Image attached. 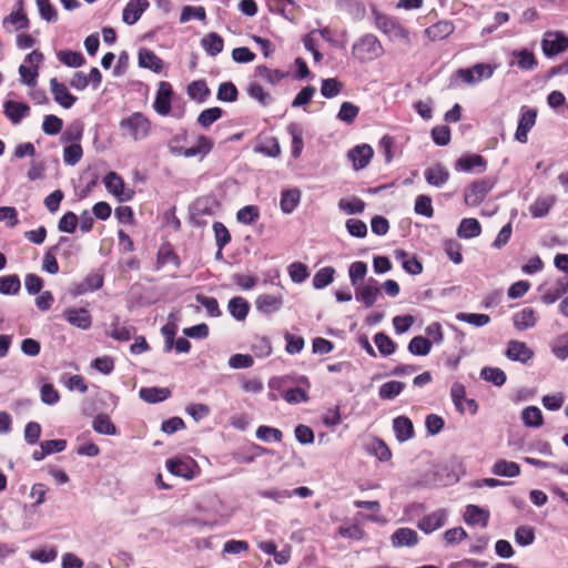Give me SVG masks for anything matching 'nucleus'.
Masks as SVG:
<instances>
[{
	"mask_svg": "<svg viewBox=\"0 0 568 568\" xmlns=\"http://www.w3.org/2000/svg\"><path fill=\"white\" fill-rule=\"evenodd\" d=\"M260 217V210L255 205H246L237 211L236 219L245 225L254 224Z\"/></svg>",
	"mask_w": 568,
	"mask_h": 568,
	"instance_id": "obj_43",
	"label": "nucleus"
},
{
	"mask_svg": "<svg viewBox=\"0 0 568 568\" xmlns=\"http://www.w3.org/2000/svg\"><path fill=\"white\" fill-rule=\"evenodd\" d=\"M556 197L554 195H547L538 197L530 206L529 212L534 217L546 216L551 206L555 204Z\"/></svg>",
	"mask_w": 568,
	"mask_h": 568,
	"instance_id": "obj_28",
	"label": "nucleus"
},
{
	"mask_svg": "<svg viewBox=\"0 0 568 568\" xmlns=\"http://www.w3.org/2000/svg\"><path fill=\"white\" fill-rule=\"evenodd\" d=\"M172 95L173 91L171 84L165 81L160 82L153 103V109L158 114L168 115L170 113Z\"/></svg>",
	"mask_w": 568,
	"mask_h": 568,
	"instance_id": "obj_7",
	"label": "nucleus"
},
{
	"mask_svg": "<svg viewBox=\"0 0 568 568\" xmlns=\"http://www.w3.org/2000/svg\"><path fill=\"white\" fill-rule=\"evenodd\" d=\"M58 60L70 68H79L85 63L82 53L71 50H63L57 53Z\"/></svg>",
	"mask_w": 568,
	"mask_h": 568,
	"instance_id": "obj_34",
	"label": "nucleus"
},
{
	"mask_svg": "<svg viewBox=\"0 0 568 568\" xmlns=\"http://www.w3.org/2000/svg\"><path fill=\"white\" fill-rule=\"evenodd\" d=\"M446 519L447 511L445 509H438L419 519L417 527L425 534H430L443 527L446 523Z\"/></svg>",
	"mask_w": 568,
	"mask_h": 568,
	"instance_id": "obj_11",
	"label": "nucleus"
},
{
	"mask_svg": "<svg viewBox=\"0 0 568 568\" xmlns=\"http://www.w3.org/2000/svg\"><path fill=\"white\" fill-rule=\"evenodd\" d=\"M455 30V26L452 21L442 20L430 27L426 28L424 34L430 41H439L449 37Z\"/></svg>",
	"mask_w": 568,
	"mask_h": 568,
	"instance_id": "obj_18",
	"label": "nucleus"
},
{
	"mask_svg": "<svg viewBox=\"0 0 568 568\" xmlns=\"http://www.w3.org/2000/svg\"><path fill=\"white\" fill-rule=\"evenodd\" d=\"M515 540L520 546H529L535 540V531L531 527L520 526L515 531Z\"/></svg>",
	"mask_w": 568,
	"mask_h": 568,
	"instance_id": "obj_63",
	"label": "nucleus"
},
{
	"mask_svg": "<svg viewBox=\"0 0 568 568\" xmlns=\"http://www.w3.org/2000/svg\"><path fill=\"white\" fill-rule=\"evenodd\" d=\"M63 317L68 323H70L72 326L81 328V329H88L92 325V317L88 310L85 308H75V307H69L63 312Z\"/></svg>",
	"mask_w": 568,
	"mask_h": 568,
	"instance_id": "obj_10",
	"label": "nucleus"
},
{
	"mask_svg": "<svg viewBox=\"0 0 568 568\" xmlns=\"http://www.w3.org/2000/svg\"><path fill=\"white\" fill-rule=\"evenodd\" d=\"M418 542V535L410 528H399L392 535V544L394 547H412Z\"/></svg>",
	"mask_w": 568,
	"mask_h": 568,
	"instance_id": "obj_23",
	"label": "nucleus"
},
{
	"mask_svg": "<svg viewBox=\"0 0 568 568\" xmlns=\"http://www.w3.org/2000/svg\"><path fill=\"white\" fill-rule=\"evenodd\" d=\"M139 65L159 73L162 71L163 62L153 51L149 49H140Z\"/></svg>",
	"mask_w": 568,
	"mask_h": 568,
	"instance_id": "obj_25",
	"label": "nucleus"
},
{
	"mask_svg": "<svg viewBox=\"0 0 568 568\" xmlns=\"http://www.w3.org/2000/svg\"><path fill=\"white\" fill-rule=\"evenodd\" d=\"M384 53L381 41L374 34H365L352 48L353 57L361 63L378 59Z\"/></svg>",
	"mask_w": 568,
	"mask_h": 568,
	"instance_id": "obj_2",
	"label": "nucleus"
},
{
	"mask_svg": "<svg viewBox=\"0 0 568 568\" xmlns=\"http://www.w3.org/2000/svg\"><path fill=\"white\" fill-rule=\"evenodd\" d=\"M513 54L518 58L517 64L521 70H532L537 67V60L531 51L523 49L514 51Z\"/></svg>",
	"mask_w": 568,
	"mask_h": 568,
	"instance_id": "obj_49",
	"label": "nucleus"
},
{
	"mask_svg": "<svg viewBox=\"0 0 568 568\" xmlns=\"http://www.w3.org/2000/svg\"><path fill=\"white\" fill-rule=\"evenodd\" d=\"M465 395H466L465 386L462 383L455 382L450 388V396H452V399H453V403H454L456 409L460 414L465 413V406H464V402L466 399Z\"/></svg>",
	"mask_w": 568,
	"mask_h": 568,
	"instance_id": "obj_50",
	"label": "nucleus"
},
{
	"mask_svg": "<svg viewBox=\"0 0 568 568\" xmlns=\"http://www.w3.org/2000/svg\"><path fill=\"white\" fill-rule=\"evenodd\" d=\"M481 226L476 219H464L457 230V235L462 239H473L480 234Z\"/></svg>",
	"mask_w": 568,
	"mask_h": 568,
	"instance_id": "obj_30",
	"label": "nucleus"
},
{
	"mask_svg": "<svg viewBox=\"0 0 568 568\" xmlns=\"http://www.w3.org/2000/svg\"><path fill=\"white\" fill-rule=\"evenodd\" d=\"M287 131L292 136V154L294 158H298L302 153L304 143H303V130L296 123H291L287 126Z\"/></svg>",
	"mask_w": 568,
	"mask_h": 568,
	"instance_id": "obj_37",
	"label": "nucleus"
},
{
	"mask_svg": "<svg viewBox=\"0 0 568 568\" xmlns=\"http://www.w3.org/2000/svg\"><path fill=\"white\" fill-rule=\"evenodd\" d=\"M21 288L18 275H8L0 278V293L3 295H16Z\"/></svg>",
	"mask_w": 568,
	"mask_h": 568,
	"instance_id": "obj_40",
	"label": "nucleus"
},
{
	"mask_svg": "<svg viewBox=\"0 0 568 568\" xmlns=\"http://www.w3.org/2000/svg\"><path fill=\"white\" fill-rule=\"evenodd\" d=\"M552 353L561 361L568 358V332L556 339V343L552 346Z\"/></svg>",
	"mask_w": 568,
	"mask_h": 568,
	"instance_id": "obj_64",
	"label": "nucleus"
},
{
	"mask_svg": "<svg viewBox=\"0 0 568 568\" xmlns=\"http://www.w3.org/2000/svg\"><path fill=\"white\" fill-rule=\"evenodd\" d=\"M393 429L396 438L403 443L410 439L414 435L412 420L406 416H398L393 420Z\"/></svg>",
	"mask_w": 568,
	"mask_h": 568,
	"instance_id": "obj_22",
	"label": "nucleus"
},
{
	"mask_svg": "<svg viewBox=\"0 0 568 568\" xmlns=\"http://www.w3.org/2000/svg\"><path fill=\"white\" fill-rule=\"evenodd\" d=\"M103 182L108 191L111 192L114 196H116L119 201L124 202L132 199L133 191L124 190V182L121 179V176L118 175L115 172L108 173Z\"/></svg>",
	"mask_w": 568,
	"mask_h": 568,
	"instance_id": "obj_8",
	"label": "nucleus"
},
{
	"mask_svg": "<svg viewBox=\"0 0 568 568\" xmlns=\"http://www.w3.org/2000/svg\"><path fill=\"white\" fill-rule=\"evenodd\" d=\"M4 114L13 123L18 124L23 118L29 115L30 108L24 102L8 100L4 102Z\"/></svg>",
	"mask_w": 568,
	"mask_h": 568,
	"instance_id": "obj_20",
	"label": "nucleus"
},
{
	"mask_svg": "<svg viewBox=\"0 0 568 568\" xmlns=\"http://www.w3.org/2000/svg\"><path fill=\"white\" fill-rule=\"evenodd\" d=\"M19 74H20V81L28 85L33 87L37 83V78L39 74V71L34 67H29L26 63H22L19 67Z\"/></svg>",
	"mask_w": 568,
	"mask_h": 568,
	"instance_id": "obj_57",
	"label": "nucleus"
},
{
	"mask_svg": "<svg viewBox=\"0 0 568 568\" xmlns=\"http://www.w3.org/2000/svg\"><path fill=\"white\" fill-rule=\"evenodd\" d=\"M367 274V265L362 261H356L351 264L348 270L351 284L356 287L363 284V281Z\"/></svg>",
	"mask_w": 568,
	"mask_h": 568,
	"instance_id": "obj_39",
	"label": "nucleus"
},
{
	"mask_svg": "<svg viewBox=\"0 0 568 568\" xmlns=\"http://www.w3.org/2000/svg\"><path fill=\"white\" fill-rule=\"evenodd\" d=\"M456 318L460 322H465L477 327L484 326L490 322V317L487 314L476 313L460 312L456 315Z\"/></svg>",
	"mask_w": 568,
	"mask_h": 568,
	"instance_id": "obj_52",
	"label": "nucleus"
},
{
	"mask_svg": "<svg viewBox=\"0 0 568 568\" xmlns=\"http://www.w3.org/2000/svg\"><path fill=\"white\" fill-rule=\"evenodd\" d=\"M217 99L224 102H234L237 99V89L232 82L221 83L217 90Z\"/></svg>",
	"mask_w": 568,
	"mask_h": 568,
	"instance_id": "obj_60",
	"label": "nucleus"
},
{
	"mask_svg": "<svg viewBox=\"0 0 568 568\" xmlns=\"http://www.w3.org/2000/svg\"><path fill=\"white\" fill-rule=\"evenodd\" d=\"M383 31L394 39H399V40H404V41L409 40L408 30L405 29L403 26H400L396 21H393V20L386 21L384 23Z\"/></svg>",
	"mask_w": 568,
	"mask_h": 568,
	"instance_id": "obj_46",
	"label": "nucleus"
},
{
	"mask_svg": "<svg viewBox=\"0 0 568 568\" xmlns=\"http://www.w3.org/2000/svg\"><path fill=\"white\" fill-rule=\"evenodd\" d=\"M568 48V38L561 32H547L541 41V49L546 57H554Z\"/></svg>",
	"mask_w": 568,
	"mask_h": 568,
	"instance_id": "obj_6",
	"label": "nucleus"
},
{
	"mask_svg": "<svg viewBox=\"0 0 568 568\" xmlns=\"http://www.w3.org/2000/svg\"><path fill=\"white\" fill-rule=\"evenodd\" d=\"M175 142H179V136H175L174 139L171 140V142L169 144L170 152L173 155H183L185 158H193L196 155L204 156L211 151V149L213 146L212 141L204 135H200L197 138V142H196L195 146L187 148V149L175 145L174 144Z\"/></svg>",
	"mask_w": 568,
	"mask_h": 568,
	"instance_id": "obj_4",
	"label": "nucleus"
},
{
	"mask_svg": "<svg viewBox=\"0 0 568 568\" xmlns=\"http://www.w3.org/2000/svg\"><path fill=\"white\" fill-rule=\"evenodd\" d=\"M256 437L262 442H282L283 434L278 428L262 425L256 429Z\"/></svg>",
	"mask_w": 568,
	"mask_h": 568,
	"instance_id": "obj_48",
	"label": "nucleus"
},
{
	"mask_svg": "<svg viewBox=\"0 0 568 568\" xmlns=\"http://www.w3.org/2000/svg\"><path fill=\"white\" fill-rule=\"evenodd\" d=\"M491 471L496 476L517 477L520 474V466L515 462L500 459L494 464Z\"/></svg>",
	"mask_w": 568,
	"mask_h": 568,
	"instance_id": "obj_29",
	"label": "nucleus"
},
{
	"mask_svg": "<svg viewBox=\"0 0 568 568\" xmlns=\"http://www.w3.org/2000/svg\"><path fill=\"white\" fill-rule=\"evenodd\" d=\"M195 463L191 458L186 459H179V458H171L166 460V468L168 470L179 477H183L185 479H192L194 477V467Z\"/></svg>",
	"mask_w": 568,
	"mask_h": 568,
	"instance_id": "obj_12",
	"label": "nucleus"
},
{
	"mask_svg": "<svg viewBox=\"0 0 568 568\" xmlns=\"http://www.w3.org/2000/svg\"><path fill=\"white\" fill-rule=\"evenodd\" d=\"M148 0H131L126 3L122 12V20L129 26L134 24L149 8Z\"/></svg>",
	"mask_w": 568,
	"mask_h": 568,
	"instance_id": "obj_15",
	"label": "nucleus"
},
{
	"mask_svg": "<svg viewBox=\"0 0 568 568\" xmlns=\"http://www.w3.org/2000/svg\"><path fill=\"white\" fill-rule=\"evenodd\" d=\"M480 377L496 386H501L506 382V374L498 367H484L480 372Z\"/></svg>",
	"mask_w": 568,
	"mask_h": 568,
	"instance_id": "obj_45",
	"label": "nucleus"
},
{
	"mask_svg": "<svg viewBox=\"0 0 568 568\" xmlns=\"http://www.w3.org/2000/svg\"><path fill=\"white\" fill-rule=\"evenodd\" d=\"M506 356L510 361L525 364L532 358L534 352L526 345V343L513 339L508 342Z\"/></svg>",
	"mask_w": 568,
	"mask_h": 568,
	"instance_id": "obj_13",
	"label": "nucleus"
},
{
	"mask_svg": "<svg viewBox=\"0 0 568 568\" xmlns=\"http://www.w3.org/2000/svg\"><path fill=\"white\" fill-rule=\"evenodd\" d=\"M3 26L10 31H18L28 27V19L22 12L11 13L4 19Z\"/></svg>",
	"mask_w": 568,
	"mask_h": 568,
	"instance_id": "obj_51",
	"label": "nucleus"
},
{
	"mask_svg": "<svg viewBox=\"0 0 568 568\" xmlns=\"http://www.w3.org/2000/svg\"><path fill=\"white\" fill-rule=\"evenodd\" d=\"M457 168L466 172L471 171L475 168H479V172H483L486 170V161L481 155L473 154L460 158L457 161Z\"/></svg>",
	"mask_w": 568,
	"mask_h": 568,
	"instance_id": "obj_35",
	"label": "nucleus"
},
{
	"mask_svg": "<svg viewBox=\"0 0 568 568\" xmlns=\"http://www.w3.org/2000/svg\"><path fill=\"white\" fill-rule=\"evenodd\" d=\"M119 129L123 138L139 142L150 136L152 122L144 113L136 111L123 116L119 122Z\"/></svg>",
	"mask_w": 568,
	"mask_h": 568,
	"instance_id": "obj_1",
	"label": "nucleus"
},
{
	"mask_svg": "<svg viewBox=\"0 0 568 568\" xmlns=\"http://www.w3.org/2000/svg\"><path fill=\"white\" fill-rule=\"evenodd\" d=\"M359 112L358 106L352 102H344L341 105L337 118L345 123H353Z\"/></svg>",
	"mask_w": 568,
	"mask_h": 568,
	"instance_id": "obj_61",
	"label": "nucleus"
},
{
	"mask_svg": "<svg viewBox=\"0 0 568 568\" xmlns=\"http://www.w3.org/2000/svg\"><path fill=\"white\" fill-rule=\"evenodd\" d=\"M488 517L489 515L486 510L475 505H468L464 514V519L467 524H480L483 527L487 526Z\"/></svg>",
	"mask_w": 568,
	"mask_h": 568,
	"instance_id": "obj_31",
	"label": "nucleus"
},
{
	"mask_svg": "<svg viewBox=\"0 0 568 568\" xmlns=\"http://www.w3.org/2000/svg\"><path fill=\"white\" fill-rule=\"evenodd\" d=\"M381 291L374 278H369L366 284L355 287L356 300L363 302L367 308L374 305Z\"/></svg>",
	"mask_w": 568,
	"mask_h": 568,
	"instance_id": "obj_9",
	"label": "nucleus"
},
{
	"mask_svg": "<svg viewBox=\"0 0 568 568\" xmlns=\"http://www.w3.org/2000/svg\"><path fill=\"white\" fill-rule=\"evenodd\" d=\"M222 115V110L217 106L209 108L202 111L197 118L199 124L203 128H209L213 122L219 120Z\"/></svg>",
	"mask_w": 568,
	"mask_h": 568,
	"instance_id": "obj_59",
	"label": "nucleus"
},
{
	"mask_svg": "<svg viewBox=\"0 0 568 568\" xmlns=\"http://www.w3.org/2000/svg\"><path fill=\"white\" fill-rule=\"evenodd\" d=\"M82 158V148L79 143H72L63 150V161L65 164L75 165Z\"/></svg>",
	"mask_w": 568,
	"mask_h": 568,
	"instance_id": "obj_56",
	"label": "nucleus"
},
{
	"mask_svg": "<svg viewBox=\"0 0 568 568\" xmlns=\"http://www.w3.org/2000/svg\"><path fill=\"white\" fill-rule=\"evenodd\" d=\"M494 68L487 63H477L473 68L457 70V77L467 84H475L493 77Z\"/></svg>",
	"mask_w": 568,
	"mask_h": 568,
	"instance_id": "obj_5",
	"label": "nucleus"
},
{
	"mask_svg": "<svg viewBox=\"0 0 568 568\" xmlns=\"http://www.w3.org/2000/svg\"><path fill=\"white\" fill-rule=\"evenodd\" d=\"M415 212L426 217H432L434 214L432 199L428 195H418L415 201Z\"/></svg>",
	"mask_w": 568,
	"mask_h": 568,
	"instance_id": "obj_62",
	"label": "nucleus"
},
{
	"mask_svg": "<svg viewBox=\"0 0 568 568\" xmlns=\"http://www.w3.org/2000/svg\"><path fill=\"white\" fill-rule=\"evenodd\" d=\"M430 349V341L423 336L413 337L408 344V351L413 355L425 356L429 354Z\"/></svg>",
	"mask_w": 568,
	"mask_h": 568,
	"instance_id": "obj_38",
	"label": "nucleus"
},
{
	"mask_svg": "<svg viewBox=\"0 0 568 568\" xmlns=\"http://www.w3.org/2000/svg\"><path fill=\"white\" fill-rule=\"evenodd\" d=\"M335 270L326 266L316 272L313 277V286L317 290L324 288L333 282Z\"/></svg>",
	"mask_w": 568,
	"mask_h": 568,
	"instance_id": "obj_44",
	"label": "nucleus"
},
{
	"mask_svg": "<svg viewBox=\"0 0 568 568\" xmlns=\"http://www.w3.org/2000/svg\"><path fill=\"white\" fill-rule=\"evenodd\" d=\"M93 429L103 435H115L116 428L106 415H98L92 423Z\"/></svg>",
	"mask_w": 568,
	"mask_h": 568,
	"instance_id": "obj_47",
	"label": "nucleus"
},
{
	"mask_svg": "<svg viewBox=\"0 0 568 568\" xmlns=\"http://www.w3.org/2000/svg\"><path fill=\"white\" fill-rule=\"evenodd\" d=\"M521 419L525 426L538 428L542 425V413L536 406H528L521 412Z\"/></svg>",
	"mask_w": 568,
	"mask_h": 568,
	"instance_id": "obj_33",
	"label": "nucleus"
},
{
	"mask_svg": "<svg viewBox=\"0 0 568 568\" xmlns=\"http://www.w3.org/2000/svg\"><path fill=\"white\" fill-rule=\"evenodd\" d=\"M195 300L206 310L210 316L217 317L221 315V310L215 297L197 294Z\"/></svg>",
	"mask_w": 568,
	"mask_h": 568,
	"instance_id": "obj_55",
	"label": "nucleus"
},
{
	"mask_svg": "<svg viewBox=\"0 0 568 568\" xmlns=\"http://www.w3.org/2000/svg\"><path fill=\"white\" fill-rule=\"evenodd\" d=\"M210 91L206 83L202 80L193 81L187 87V94L191 99L203 102L209 95Z\"/></svg>",
	"mask_w": 568,
	"mask_h": 568,
	"instance_id": "obj_53",
	"label": "nucleus"
},
{
	"mask_svg": "<svg viewBox=\"0 0 568 568\" xmlns=\"http://www.w3.org/2000/svg\"><path fill=\"white\" fill-rule=\"evenodd\" d=\"M374 343L383 356H389L396 349V344L383 332L375 334Z\"/></svg>",
	"mask_w": 568,
	"mask_h": 568,
	"instance_id": "obj_41",
	"label": "nucleus"
},
{
	"mask_svg": "<svg viewBox=\"0 0 568 568\" xmlns=\"http://www.w3.org/2000/svg\"><path fill=\"white\" fill-rule=\"evenodd\" d=\"M374 154L373 148L369 144H361L348 151V159L353 162L355 170L364 169L368 165Z\"/></svg>",
	"mask_w": 568,
	"mask_h": 568,
	"instance_id": "obj_14",
	"label": "nucleus"
},
{
	"mask_svg": "<svg viewBox=\"0 0 568 568\" xmlns=\"http://www.w3.org/2000/svg\"><path fill=\"white\" fill-rule=\"evenodd\" d=\"M405 384L397 381L384 383L378 390V395L383 399H393L404 389Z\"/></svg>",
	"mask_w": 568,
	"mask_h": 568,
	"instance_id": "obj_42",
	"label": "nucleus"
},
{
	"mask_svg": "<svg viewBox=\"0 0 568 568\" xmlns=\"http://www.w3.org/2000/svg\"><path fill=\"white\" fill-rule=\"evenodd\" d=\"M50 88L55 102L65 109H70L77 98L72 95L63 83H60L57 78L50 80Z\"/></svg>",
	"mask_w": 568,
	"mask_h": 568,
	"instance_id": "obj_17",
	"label": "nucleus"
},
{
	"mask_svg": "<svg viewBox=\"0 0 568 568\" xmlns=\"http://www.w3.org/2000/svg\"><path fill=\"white\" fill-rule=\"evenodd\" d=\"M495 181L493 179H480L473 182L464 193L465 203L469 206L479 205L487 194L493 190Z\"/></svg>",
	"mask_w": 568,
	"mask_h": 568,
	"instance_id": "obj_3",
	"label": "nucleus"
},
{
	"mask_svg": "<svg viewBox=\"0 0 568 568\" xmlns=\"http://www.w3.org/2000/svg\"><path fill=\"white\" fill-rule=\"evenodd\" d=\"M301 201V191L290 189L282 192L280 206L283 213L291 214L298 206Z\"/></svg>",
	"mask_w": 568,
	"mask_h": 568,
	"instance_id": "obj_24",
	"label": "nucleus"
},
{
	"mask_svg": "<svg viewBox=\"0 0 568 568\" xmlns=\"http://www.w3.org/2000/svg\"><path fill=\"white\" fill-rule=\"evenodd\" d=\"M255 72L260 79H262L271 84L278 83L282 80V78L284 77L280 70H276V69L272 70L265 65L256 67Z\"/></svg>",
	"mask_w": 568,
	"mask_h": 568,
	"instance_id": "obj_54",
	"label": "nucleus"
},
{
	"mask_svg": "<svg viewBox=\"0 0 568 568\" xmlns=\"http://www.w3.org/2000/svg\"><path fill=\"white\" fill-rule=\"evenodd\" d=\"M537 112L534 109L526 110L521 113L518 126L515 133V139L520 143H526L528 140V132L535 125Z\"/></svg>",
	"mask_w": 568,
	"mask_h": 568,
	"instance_id": "obj_16",
	"label": "nucleus"
},
{
	"mask_svg": "<svg viewBox=\"0 0 568 568\" xmlns=\"http://www.w3.org/2000/svg\"><path fill=\"white\" fill-rule=\"evenodd\" d=\"M425 179L428 184L440 187L448 181L449 173L444 166L436 164L425 171Z\"/></svg>",
	"mask_w": 568,
	"mask_h": 568,
	"instance_id": "obj_27",
	"label": "nucleus"
},
{
	"mask_svg": "<svg viewBox=\"0 0 568 568\" xmlns=\"http://www.w3.org/2000/svg\"><path fill=\"white\" fill-rule=\"evenodd\" d=\"M170 395V389L165 387H142L139 390L140 398L152 404L165 400Z\"/></svg>",
	"mask_w": 568,
	"mask_h": 568,
	"instance_id": "obj_26",
	"label": "nucleus"
},
{
	"mask_svg": "<svg viewBox=\"0 0 568 568\" xmlns=\"http://www.w3.org/2000/svg\"><path fill=\"white\" fill-rule=\"evenodd\" d=\"M213 231H214L216 246L220 250H223V247L231 241V234H230L229 230L226 229V226L223 223L214 222Z\"/></svg>",
	"mask_w": 568,
	"mask_h": 568,
	"instance_id": "obj_58",
	"label": "nucleus"
},
{
	"mask_svg": "<svg viewBox=\"0 0 568 568\" xmlns=\"http://www.w3.org/2000/svg\"><path fill=\"white\" fill-rule=\"evenodd\" d=\"M255 306L263 314H272L282 308L283 297L281 295L262 294L256 297Z\"/></svg>",
	"mask_w": 568,
	"mask_h": 568,
	"instance_id": "obj_19",
	"label": "nucleus"
},
{
	"mask_svg": "<svg viewBox=\"0 0 568 568\" xmlns=\"http://www.w3.org/2000/svg\"><path fill=\"white\" fill-rule=\"evenodd\" d=\"M514 326L518 331L531 328L537 323L536 312L531 307H525L513 316Z\"/></svg>",
	"mask_w": 568,
	"mask_h": 568,
	"instance_id": "obj_21",
	"label": "nucleus"
},
{
	"mask_svg": "<svg viewBox=\"0 0 568 568\" xmlns=\"http://www.w3.org/2000/svg\"><path fill=\"white\" fill-rule=\"evenodd\" d=\"M230 314L237 321H243L248 313V303L242 297H233L227 305Z\"/></svg>",
	"mask_w": 568,
	"mask_h": 568,
	"instance_id": "obj_36",
	"label": "nucleus"
},
{
	"mask_svg": "<svg viewBox=\"0 0 568 568\" xmlns=\"http://www.w3.org/2000/svg\"><path fill=\"white\" fill-rule=\"evenodd\" d=\"M201 43L206 53L212 57L222 52L224 47L223 39L215 32H211L204 36L201 40Z\"/></svg>",
	"mask_w": 568,
	"mask_h": 568,
	"instance_id": "obj_32",
	"label": "nucleus"
}]
</instances>
